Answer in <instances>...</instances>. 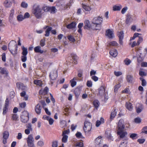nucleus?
Instances as JSON below:
<instances>
[{"mask_svg": "<svg viewBox=\"0 0 147 147\" xmlns=\"http://www.w3.org/2000/svg\"><path fill=\"white\" fill-rule=\"evenodd\" d=\"M124 123V121L122 119L120 120L118 123L117 134L119 136L120 139L125 138L127 135V131H123L125 127Z\"/></svg>", "mask_w": 147, "mask_h": 147, "instance_id": "nucleus-1", "label": "nucleus"}, {"mask_svg": "<svg viewBox=\"0 0 147 147\" xmlns=\"http://www.w3.org/2000/svg\"><path fill=\"white\" fill-rule=\"evenodd\" d=\"M102 20V18L100 17L94 18L92 20L91 29L93 30H100L101 28V24Z\"/></svg>", "mask_w": 147, "mask_h": 147, "instance_id": "nucleus-2", "label": "nucleus"}, {"mask_svg": "<svg viewBox=\"0 0 147 147\" xmlns=\"http://www.w3.org/2000/svg\"><path fill=\"white\" fill-rule=\"evenodd\" d=\"M32 11L33 13L37 19H39L42 17L43 13L42 12V8H40L39 5H34L33 6Z\"/></svg>", "mask_w": 147, "mask_h": 147, "instance_id": "nucleus-3", "label": "nucleus"}, {"mask_svg": "<svg viewBox=\"0 0 147 147\" xmlns=\"http://www.w3.org/2000/svg\"><path fill=\"white\" fill-rule=\"evenodd\" d=\"M92 127L91 123L86 121H85L83 128L86 134H91Z\"/></svg>", "mask_w": 147, "mask_h": 147, "instance_id": "nucleus-4", "label": "nucleus"}, {"mask_svg": "<svg viewBox=\"0 0 147 147\" xmlns=\"http://www.w3.org/2000/svg\"><path fill=\"white\" fill-rule=\"evenodd\" d=\"M17 45L16 44H11L10 42L8 45V49L11 53L13 56H15L17 53Z\"/></svg>", "mask_w": 147, "mask_h": 147, "instance_id": "nucleus-5", "label": "nucleus"}, {"mask_svg": "<svg viewBox=\"0 0 147 147\" xmlns=\"http://www.w3.org/2000/svg\"><path fill=\"white\" fill-rule=\"evenodd\" d=\"M28 146V147H34V139L32 134L29 135L26 139Z\"/></svg>", "mask_w": 147, "mask_h": 147, "instance_id": "nucleus-6", "label": "nucleus"}, {"mask_svg": "<svg viewBox=\"0 0 147 147\" xmlns=\"http://www.w3.org/2000/svg\"><path fill=\"white\" fill-rule=\"evenodd\" d=\"M50 79L52 80H55L57 77V72L56 70H53L52 71L49 75Z\"/></svg>", "mask_w": 147, "mask_h": 147, "instance_id": "nucleus-7", "label": "nucleus"}, {"mask_svg": "<svg viewBox=\"0 0 147 147\" xmlns=\"http://www.w3.org/2000/svg\"><path fill=\"white\" fill-rule=\"evenodd\" d=\"M71 57H69L68 58V60L70 59V61H69L70 63H72L73 64H76L77 63V56L76 55L71 54Z\"/></svg>", "mask_w": 147, "mask_h": 147, "instance_id": "nucleus-8", "label": "nucleus"}, {"mask_svg": "<svg viewBox=\"0 0 147 147\" xmlns=\"http://www.w3.org/2000/svg\"><path fill=\"white\" fill-rule=\"evenodd\" d=\"M9 105V101L8 98H7L5 101V103L4 107L3 109V114L5 115L7 112Z\"/></svg>", "mask_w": 147, "mask_h": 147, "instance_id": "nucleus-9", "label": "nucleus"}, {"mask_svg": "<svg viewBox=\"0 0 147 147\" xmlns=\"http://www.w3.org/2000/svg\"><path fill=\"white\" fill-rule=\"evenodd\" d=\"M117 35L119 38V42L121 45H123V39L124 36V33L123 31H121L118 32Z\"/></svg>", "mask_w": 147, "mask_h": 147, "instance_id": "nucleus-10", "label": "nucleus"}, {"mask_svg": "<svg viewBox=\"0 0 147 147\" xmlns=\"http://www.w3.org/2000/svg\"><path fill=\"white\" fill-rule=\"evenodd\" d=\"M105 137L109 140H113V137L111 135V131L110 130H107L105 132Z\"/></svg>", "mask_w": 147, "mask_h": 147, "instance_id": "nucleus-11", "label": "nucleus"}, {"mask_svg": "<svg viewBox=\"0 0 147 147\" xmlns=\"http://www.w3.org/2000/svg\"><path fill=\"white\" fill-rule=\"evenodd\" d=\"M82 7L85 11H90L92 10V8L91 6L86 4L82 3Z\"/></svg>", "mask_w": 147, "mask_h": 147, "instance_id": "nucleus-12", "label": "nucleus"}, {"mask_svg": "<svg viewBox=\"0 0 147 147\" xmlns=\"http://www.w3.org/2000/svg\"><path fill=\"white\" fill-rule=\"evenodd\" d=\"M98 94L101 96H103L105 92V88L103 86H101L98 89Z\"/></svg>", "mask_w": 147, "mask_h": 147, "instance_id": "nucleus-13", "label": "nucleus"}, {"mask_svg": "<svg viewBox=\"0 0 147 147\" xmlns=\"http://www.w3.org/2000/svg\"><path fill=\"white\" fill-rule=\"evenodd\" d=\"M113 31L110 29L107 30L106 31V35L109 38H112L113 37Z\"/></svg>", "mask_w": 147, "mask_h": 147, "instance_id": "nucleus-14", "label": "nucleus"}, {"mask_svg": "<svg viewBox=\"0 0 147 147\" xmlns=\"http://www.w3.org/2000/svg\"><path fill=\"white\" fill-rule=\"evenodd\" d=\"M81 90L80 88H76L74 91V93L75 96L76 97L78 98L80 95Z\"/></svg>", "mask_w": 147, "mask_h": 147, "instance_id": "nucleus-15", "label": "nucleus"}, {"mask_svg": "<svg viewBox=\"0 0 147 147\" xmlns=\"http://www.w3.org/2000/svg\"><path fill=\"white\" fill-rule=\"evenodd\" d=\"M117 112L116 109L114 108L111 111L110 115V119L111 121H112L116 116Z\"/></svg>", "mask_w": 147, "mask_h": 147, "instance_id": "nucleus-16", "label": "nucleus"}, {"mask_svg": "<svg viewBox=\"0 0 147 147\" xmlns=\"http://www.w3.org/2000/svg\"><path fill=\"white\" fill-rule=\"evenodd\" d=\"M76 23L74 21L71 22V23L66 26V28L67 29H71L75 28L76 25Z\"/></svg>", "mask_w": 147, "mask_h": 147, "instance_id": "nucleus-17", "label": "nucleus"}, {"mask_svg": "<svg viewBox=\"0 0 147 147\" xmlns=\"http://www.w3.org/2000/svg\"><path fill=\"white\" fill-rule=\"evenodd\" d=\"M84 28L85 29L89 30L91 28V29L92 25L90 24L89 20H86L84 22Z\"/></svg>", "mask_w": 147, "mask_h": 147, "instance_id": "nucleus-18", "label": "nucleus"}, {"mask_svg": "<svg viewBox=\"0 0 147 147\" xmlns=\"http://www.w3.org/2000/svg\"><path fill=\"white\" fill-rule=\"evenodd\" d=\"M42 109L41 106L39 104H37L35 106V110L37 114L40 115L41 113Z\"/></svg>", "mask_w": 147, "mask_h": 147, "instance_id": "nucleus-19", "label": "nucleus"}, {"mask_svg": "<svg viewBox=\"0 0 147 147\" xmlns=\"http://www.w3.org/2000/svg\"><path fill=\"white\" fill-rule=\"evenodd\" d=\"M12 4L11 1L8 0H6L3 3L4 6L6 8H9L10 7Z\"/></svg>", "mask_w": 147, "mask_h": 147, "instance_id": "nucleus-20", "label": "nucleus"}, {"mask_svg": "<svg viewBox=\"0 0 147 147\" xmlns=\"http://www.w3.org/2000/svg\"><path fill=\"white\" fill-rule=\"evenodd\" d=\"M105 123V120L102 117H100V120H97L96 122V127H99L101 124L104 123Z\"/></svg>", "mask_w": 147, "mask_h": 147, "instance_id": "nucleus-21", "label": "nucleus"}, {"mask_svg": "<svg viewBox=\"0 0 147 147\" xmlns=\"http://www.w3.org/2000/svg\"><path fill=\"white\" fill-rule=\"evenodd\" d=\"M41 47L40 46H38L34 47V51L36 53H40L41 54L44 51L41 50Z\"/></svg>", "mask_w": 147, "mask_h": 147, "instance_id": "nucleus-22", "label": "nucleus"}, {"mask_svg": "<svg viewBox=\"0 0 147 147\" xmlns=\"http://www.w3.org/2000/svg\"><path fill=\"white\" fill-rule=\"evenodd\" d=\"M0 72L2 74H5L6 76L8 75V71L5 67H1Z\"/></svg>", "mask_w": 147, "mask_h": 147, "instance_id": "nucleus-23", "label": "nucleus"}, {"mask_svg": "<svg viewBox=\"0 0 147 147\" xmlns=\"http://www.w3.org/2000/svg\"><path fill=\"white\" fill-rule=\"evenodd\" d=\"M132 19L130 15L128 14L126 16L125 23L127 24H129L132 22Z\"/></svg>", "mask_w": 147, "mask_h": 147, "instance_id": "nucleus-24", "label": "nucleus"}, {"mask_svg": "<svg viewBox=\"0 0 147 147\" xmlns=\"http://www.w3.org/2000/svg\"><path fill=\"white\" fill-rule=\"evenodd\" d=\"M109 54L111 56L115 57L117 55V51L116 49H113L110 51Z\"/></svg>", "mask_w": 147, "mask_h": 147, "instance_id": "nucleus-25", "label": "nucleus"}, {"mask_svg": "<svg viewBox=\"0 0 147 147\" xmlns=\"http://www.w3.org/2000/svg\"><path fill=\"white\" fill-rule=\"evenodd\" d=\"M77 80L76 77H74L72 79L70 80V82L71 83V86L72 87L75 86L77 84V82L75 80Z\"/></svg>", "mask_w": 147, "mask_h": 147, "instance_id": "nucleus-26", "label": "nucleus"}, {"mask_svg": "<svg viewBox=\"0 0 147 147\" xmlns=\"http://www.w3.org/2000/svg\"><path fill=\"white\" fill-rule=\"evenodd\" d=\"M101 136H98L95 140V143L97 145H99L101 144Z\"/></svg>", "mask_w": 147, "mask_h": 147, "instance_id": "nucleus-27", "label": "nucleus"}, {"mask_svg": "<svg viewBox=\"0 0 147 147\" xmlns=\"http://www.w3.org/2000/svg\"><path fill=\"white\" fill-rule=\"evenodd\" d=\"M29 119V117H24L23 116H21V120L22 122L24 123H26Z\"/></svg>", "mask_w": 147, "mask_h": 147, "instance_id": "nucleus-28", "label": "nucleus"}, {"mask_svg": "<svg viewBox=\"0 0 147 147\" xmlns=\"http://www.w3.org/2000/svg\"><path fill=\"white\" fill-rule=\"evenodd\" d=\"M83 26V24L82 23H80L79 24L78 26V32L80 33V34H82V28Z\"/></svg>", "mask_w": 147, "mask_h": 147, "instance_id": "nucleus-29", "label": "nucleus"}, {"mask_svg": "<svg viewBox=\"0 0 147 147\" xmlns=\"http://www.w3.org/2000/svg\"><path fill=\"white\" fill-rule=\"evenodd\" d=\"M93 105L95 108L97 109L100 105V103L98 100H94L93 102Z\"/></svg>", "mask_w": 147, "mask_h": 147, "instance_id": "nucleus-30", "label": "nucleus"}, {"mask_svg": "<svg viewBox=\"0 0 147 147\" xmlns=\"http://www.w3.org/2000/svg\"><path fill=\"white\" fill-rule=\"evenodd\" d=\"M125 106L127 109L128 110L131 111L132 110L133 106L131 103L127 102L126 103Z\"/></svg>", "mask_w": 147, "mask_h": 147, "instance_id": "nucleus-31", "label": "nucleus"}, {"mask_svg": "<svg viewBox=\"0 0 147 147\" xmlns=\"http://www.w3.org/2000/svg\"><path fill=\"white\" fill-rule=\"evenodd\" d=\"M57 11V10L56 8L55 7H50L49 11L51 13H55Z\"/></svg>", "mask_w": 147, "mask_h": 147, "instance_id": "nucleus-32", "label": "nucleus"}, {"mask_svg": "<svg viewBox=\"0 0 147 147\" xmlns=\"http://www.w3.org/2000/svg\"><path fill=\"white\" fill-rule=\"evenodd\" d=\"M52 28L51 27H49L45 31V36H49L50 35V32Z\"/></svg>", "mask_w": 147, "mask_h": 147, "instance_id": "nucleus-33", "label": "nucleus"}, {"mask_svg": "<svg viewBox=\"0 0 147 147\" xmlns=\"http://www.w3.org/2000/svg\"><path fill=\"white\" fill-rule=\"evenodd\" d=\"M34 83L39 86H41L42 84V81L40 80H34Z\"/></svg>", "mask_w": 147, "mask_h": 147, "instance_id": "nucleus-34", "label": "nucleus"}, {"mask_svg": "<svg viewBox=\"0 0 147 147\" xmlns=\"http://www.w3.org/2000/svg\"><path fill=\"white\" fill-rule=\"evenodd\" d=\"M122 7L121 5H114L113 7V11H119L121 8Z\"/></svg>", "mask_w": 147, "mask_h": 147, "instance_id": "nucleus-35", "label": "nucleus"}, {"mask_svg": "<svg viewBox=\"0 0 147 147\" xmlns=\"http://www.w3.org/2000/svg\"><path fill=\"white\" fill-rule=\"evenodd\" d=\"M133 80V76L131 75H128L127 76V80L128 82L132 83Z\"/></svg>", "mask_w": 147, "mask_h": 147, "instance_id": "nucleus-36", "label": "nucleus"}, {"mask_svg": "<svg viewBox=\"0 0 147 147\" xmlns=\"http://www.w3.org/2000/svg\"><path fill=\"white\" fill-rule=\"evenodd\" d=\"M22 55H26L28 53L27 49L23 47L22 48Z\"/></svg>", "mask_w": 147, "mask_h": 147, "instance_id": "nucleus-37", "label": "nucleus"}, {"mask_svg": "<svg viewBox=\"0 0 147 147\" xmlns=\"http://www.w3.org/2000/svg\"><path fill=\"white\" fill-rule=\"evenodd\" d=\"M9 136V132L7 131H5L3 134V138L4 139H7Z\"/></svg>", "mask_w": 147, "mask_h": 147, "instance_id": "nucleus-38", "label": "nucleus"}, {"mask_svg": "<svg viewBox=\"0 0 147 147\" xmlns=\"http://www.w3.org/2000/svg\"><path fill=\"white\" fill-rule=\"evenodd\" d=\"M67 38L69 41L73 42H74L76 41L74 36L71 35L68 36Z\"/></svg>", "mask_w": 147, "mask_h": 147, "instance_id": "nucleus-39", "label": "nucleus"}, {"mask_svg": "<svg viewBox=\"0 0 147 147\" xmlns=\"http://www.w3.org/2000/svg\"><path fill=\"white\" fill-rule=\"evenodd\" d=\"M109 45V46H117L118 45V44L115 41H113L111 42H110Z\"/></svg>", "mask_w": 147, "mask_h": 147, "instance_id": "nucleus-40", "label": "nucleus"}, {"mask_svg": "<svg viewBox=\"0 0 147 147\" xmlns=\"http://www.w3.org/2000/svg\"><path fill=\"white\" fill-rule=\"evenodd\" d=\"M121 87V85L119 84L115 85L114 87V92H117L118 89Z\"/></svg>", "mask_w": 147, "mask_h": 147, "instance_id": "nucleus-41", "label": "nucleus"}, {"mask_svg": "<svg viewBox=\"0 0 147 147\" xmlns=\"http://www.w3.org/2000/svg\"><path fill=\"white\" fill-rule=\"evenodd\" d=\"M63 137L62 139V141L63 143H66L67 142L68 136L67 135H62Z\"/></svg>", "mask_w": 147, "mask_h": 147, "instance_id": "nucleus-42", "label": "nucleus"}, {"mask_svg": "<svg viewBox=\"0 0 147 147\" xmlns=\"http://www.w3.org/2000/svg\"><path fill=\"white\" fill-rule=\"evenodd\" d=\"M50 7L48 6H43L42 8V10H43L45 12L49 11Z\"/></svg>", "mask_w": 147, "mask_h": 147, "instance_id": "nucleus-43", "label": "nucleus"}, {"mask_svg": "<svg viewBox=\"0 0 147 147\" xmlns=\"http://www.w3.org/2000/svg\"><path fill=\"white\" fill-rule=\"evenodd\" d=\"M18 118V117L17 114H13L12 115L11 119L13 121H17Z\"/></svg>", "mask_w": 147, "mask_h": 147, "instance_id": "nucleus-44", "label": "nucleus"}, {"mask_svg": "<svg viewBox=\"0 0 147 147\" xmlns=\"http://www.w3.org/2000/svg\"><path fill=\"white\" fill-rule=\"evenodd\" d=\"M17 19L18 21H21L24 19V18L22 15L20 14L17 16Z\"/></svg>", "mask_w": 147, "mask_h": 147, "instance_id": "nucleus-45", "label": "nucleus"}, {"mask_svg": "<svg viewBox=\"0 0 147 147\" xmlns=\"http://www.w3.org/2000/svg\"><path fill=\"white\" fill-rule=\"evenodd\" d=\"M21 116H23L25 117H29V114L28 112L24 111L22 112Z\"/></svg>", "mask_w": 147, "mask_h": 147, "instance_id": "nucleus-46", "label": "nucleus"}, {"mask_svg": "<svg viewBox=\"0 0 147 147\" xmlns=\"http://www.w3.org/2000/svg\"><path fill=\"white\" fill-rule=\"evenodd\" d=\"M21 6L23 8H26L28 7V4L25 2L23 1L21 3Z\"/></svg>", "mask_w": 147, "mask_h": 147, "instance_id": "nucleus-47", "label": "nucleus"}, {"mask_svg": "<svg viewBox=\"0 0 147 147\" xmlns=\"http://www.w3.org/2000/svg\"><path fill=\"white\" fill-rule=\"evenodd\" d=\"M137 134L136 133H133L131 134L129 136L130 138L133 140H134L136 138Z\"/></svg>", "mask_w": 147, "mask_h": 147, "instance_id": "nucleus-48", "label": "nucleus"}, {"mask_svg": "<svg viewBox=\"0 0 147 147\" xmlns=\"http://www.w3.org/2000/svg\"><path fill=\"white\" fill-rule=\"evenodd\" d=\"M45 38L41 39L40 42V45L42 47H43L45 45Z\"/></svg>", "mask_w": 147, "mask_h": 147, "instance_id": "nucleus-49", "label": "nucleus"}, {"mask_svg": "<svg viewBox=\"0 0 147 147\" xmlns=\"http://www.w3.org/2000/svg\"><path fill=\"white\" fill-rule=\"evenodd\" d=\"M26 127L27 128V129H28L30 130L31 131H32V125L30 123L27 124L26 125Z\"/></svg>", "mask_w": 147, "mask_h": 147, "instance_id": "nucleus-50", "label": "nucleus"}, {"mask_svg": "<svg viewBox=\"0 0 147 147\" xmlns=\"http://www.w3.org/2000/svg\"><path fill=\"white\" fill-rule=\"evenodd\" d=\"M124 61L125 64L126 65H129L131 63V60L129 59H128L127 58L125 59Z\"/></svg>", "mask_w": 147, "mask_h": 147, "instance_id": "nucleus-51", "label": "nucleus"}, {"mask_svg": "<svg viewBox=\"0 0 147 147\" xmlns=\"http://www.w3.org/2000/svg\"><path fill=\"white\" fill-rule=\"evenodd\" d=\"M134 122L137 123H139L141 122V120L139 117H137L134 119Z\"/></svg>", "mask_w": 147, "mask_h": 147, "instance_id": "nucleus-52", "label": "nucleus"}, {"mask_svg": "<svg viewBox=\"0 0 147 147\" xmlns=\"http://www.w3.org/2000/svg\"><path fill=\"white\" fill-rule=\"evenodd\" d=\"M21 59L22 62H25L27 60V57L26 55H22L21 57Z\"/></svg>", "mask_w": 147, "mask_h": 147, "instance_id": "nucleus-53", "label": "nucleus"}, {"mask_svg": "<svg viewBox=\"0 0 147 147\" xmlns=\"http://www.w3.org/2000/svg\"><path fill=\"white\" fill-rule=\"evenodd\" d=\"M139 74L140 76L142 77L146 76V73L144 71L140 70L139 71Z\"/></svg>", "mask_w": 147, "mask_h": 147, "instance_id": "nucleus-54", "label": "nucleus"}, {"mask_svg": "<svg viewBox=\"0 0 147 147\" xmlns=\"http://www.w3.org/2000/svg\"><path fill=\"white\" fill-rule=\"evenodd\" d=\"M143 40V38L142 37L139 36L138 39L137 41V45H139L140 43H141Z\"/></svg>", "mask_w": 147, "mask_h": 147, "instance_id": "nucleus-55", "label": "nucleus"}, {"mask_svg": "<svg viewBox=\"0 0 147 147\" xmlns=\"http://www.w3.org/2000/svg\"><path fill=\"white\" fill-rule=\"evenodd\" d=\"M20 107L21 108H24L26 106V103L25 102H23L19 104Z\"/></svg>", "mask_w": 147, "mask_h": 147, "instance_id": "nucleus-56", "label": "nucleus"}, {"mask_svg": "<svg viewBox=\"0 0 147 147\" xmlns=\"http://www.w3.org/2000/svg\"><path fill=\"white\" fill-rule=\"evenodd\" d=\"M58 142L57 141H53L52 142V147H58Z\"/></svg>", "mask_w": 147, "mask_h": 147, "instance_id": "nucleus-57", "label": "nucleus"}, {"mask_svg": "<svg viewBox=\"0 0 147 147\" xmlns=\"http://www.w3.org/2000/svg\"><path fill=\"white\" fill-rule=\"evenodd\" d=\"M1 59L2 60L3 62H5L6 61V54L5 53H2V55H1Z\"/></svg>", "mask_w": 147, "mask_h": 147, "instance_id": "nucleus-58", "label": "nucleus"}, {"mask_svg": "<svg viewBox=\"0 0 147 147\" xmlns=\"http://www.w3.org/2000/svg\"><path fill=\"white\" fill-rule=\"evenodd\" d=\"M86 85L88 87H90L92 86V82L91 81L88 80L87 81L86 83Z\"/></svg>", "mask_w": 147, "mask_h": 147, "instance_id": "nucleus-59", "label": "nucleus"}, {"mask_svg": "<svg viewBox=\"0 0 147 147\" xmlns=\"http://www.w3.org/2000/svg\"><path fill=\"white\" fill-rule=\"evenodd\" d=\"M14 13V11L13 9H12L10 11L9 17L11 18H13V15Z\"/></svg>", "mask_w": 147, "mask_h": 147, "instance_id": "nucleus-60", "label": "nucleus"}, {"mask_svg": "<svg viewBox=\"0 0 147 147\" xmlns=\"http://www.w3.org/2000/svg\"><path fill=\"white\" fill-rule=\"evenodd\" d=\"M37 144V145L41 147L44 145V143L42 141L40 140L38 142Z\"/></svg>", "mask_w": 147, "mask_h": 147, "instance_id": "nucleus-61", "label": "nucleus"}, {"mask_svg": "<svg viewBox=\"0 0 147 147\" xmlns=\"http://www.w3.org/2000/svg\"><path fill=\"white\" fill-rule=\"evenodd\" d=\"M78 76L79 78H81L82 77L83 74V70H79L78 71Z\"/></svg>", "mask_w": 147, "mask_h": 147, "instance_id": "nucleus-62", "label": "nucleus"}, {"mask_svg": "<svg viewBox=\"0 0 147 147\" xmlns=\"http://www.w3.org/2000/svg\"><path fill=\"white\" fill-rule=\"evenodd\" d=\"M114 74L117 76H119L122 74V73L121 71H116L114 72Z\"/></svg>", "mask_w": 147, "mask_h": 147, "instance_id": "nucleus-63", "label": "nucleus"}, {"mask_svg": "<svg viewBox=\"0 0 147 147\" xmlns=\"http://www.w3.org/2000/svg\"><path fill=\"white\" fill-rule=\"evenodd\" d=\"M76 136L78 138H81L82 135L80 132H77L76 134Z\"/></svg>", "mask_w": 147, "mask_h": 147, "instance_id": "nucleus-64", "label": "nucleus"}]
</instances>
